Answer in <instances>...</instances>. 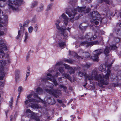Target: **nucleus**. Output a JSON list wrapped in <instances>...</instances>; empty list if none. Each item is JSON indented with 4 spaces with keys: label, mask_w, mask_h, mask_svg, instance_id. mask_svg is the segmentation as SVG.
Masks as SVG:
<instances>
[{
    "label": "nucleus",
    "mask_w": 121,
    "mask_h": 121,
    "mask_svg": "<svg viewBox=\"0 0 121 121\" xmlns=\"http://www.w3.org/2000/svg\"><path fill=\"white\" fill-rule=\"evenodd\" d=\"M57 101L60 103H61L62 102V100L59 99H57Z\"/></svg>",
    "instance_id": "obj_58"
},
{
    "label": "nucleus",
    "mask_w": 121,
    "mask_h": 121,
    "mask_svg": "<svg viewBox=\"0 0 121 121\" xmlns=\"http://www.w3.org/2000/svg\"><path fill=\"white\" fill-rule=\"evenodd\" d=\"M20 93H19V95H18V96H17V100L20 97Z\"/></svg>",
    "instance_id": "obj_61"
},
{
    "label": "nucleus",
    "mask_w": 121,
    "mask_h": 121,
    "mask_svg": "<svg viewBox=\"0 0 121 121\" xmlns=\"http://www.w3.org/2000/svg\"><path fill=\"white\" fill-rule=\"evenodd\" d=\"M110 73V70L109 69H108L106 75L104 76L99 74L98 76L96 69H95L92 71L91 75L84 74L83 73L81 72H79L78 75L81 77L84 76L86 81L90 80L98 81V85L100 86H101L104 85H106L108 84L107 80L109 78Z\"/></svg>",
    "instance_id": "obj_1"
},
{
    "label": "nucleus",
    "mask_w": 121,
    "mask_h": 121,
    "mask_svg": "<svg viewBox=\"0 0 121 121\" xmlns=\"http://www.w3.org/2000/svg\"><path fill=\"white\" fill-rule=\"evenodd\" d=\"M60 87L61 88H63L65 90H66L67 89V88L65 86L63 85H60Z\"/></svg>",
    "instance_id": "obj_46"
},
{
    "label": "nucleus",
    "mask_w": 121,
    "mask_h": 121,
    "mask_svg": "<svg viewBox=\"0 0 121 121\" xmlns=\"http://www.w3.org/2000/svg\"><path fill=\"white\" fill-rule=\"evenodd\" d=\"M72 55L78 58H81L82 59H83V57L86 58H89L91 55L90 54L87 52H82L81 55V56H78L77 54L74 52H73Z\"/></svg>",
    "instance_id": "obj_8"
},
{
    "label": "nucleus",
    "mask_w": 121,
    "mask_h": 121,
    "mask_svg": "<svg viewBox=\"0 0 121 121\" xmlns=\"http://www.w3.org/2000/svg\"><path fill=\"white\" fill-rule=\"evenodd\" d=\"M110 47L111 49L112 50H115L117 48L116 45H114L111 46Z\"/></svg>",
    "instance_id": "obj_38"
},
{
    "label": "nucleus",
    "mask_w": 121,
    "mask_h": 121,
    "mask_svg": "<svg viewBox=\"0 0 121 121\" xmlns=\"http://www.w3.org/2000/svg\"><path fill=\"white\" fill-rule=\"evenodd\" d=\"M35 32H37V30L38 29V27H37V25L36 24L35 25Z\"/></svg>",
    "instance_id": "obj_51"
},
{
    "label": "nucleus",
    "mask_w": 121,
    "mask_h": 121,
    "mask_svg": "<svg viewBox=\"0 0 121 121\" xmlns=\"http://www.w3.org/2000/svg\"><path fill=\"white\" fill-rule=\"evenodd\" d=\"M60 22V21L59 19L56 20L55 22V25L56 26L57 29L58 30H61V29L62 28L59 26V24Z\"/></svg>",
    "instance_id": "obj_15"
},
{
    "label": "nucleus",
    "mask_w": 121,
    "mask_h": 121,
    "mask_svg": "<svg viewBox=\"0 0 121 121\" xmlns=\"http://www.w3.org/2000/svg\"><path fill=\"white\" fill-rule=\"evenodd\" d=\"M8 1L9 9H12L13 10L16 11L19 10L18 8L15 4V0H8Z\"/></svg>",
    "instance_id": "obj_7"
},
{
    "label": "nucleus",
    "mask_w": 121,
    "mask_h": 121,
    "mask_svg": "<svg viewBox=\"0 0 121 121\" xmlns=\"http://www.w3.org/2000/svg\"><path fill=\"white\" fill-rule=\"evenodd\" d=\"M23 32L25 33V39H24V42L26 43L27 42L26 40L28 39V33L27 32H26V31H24V30L23 31Z\"/></svg>",
    "instance_id": "obj_20"
},
{
    "label": "nucleus",
    "mask_w": 121,
    "mask_h": 121,
    "mask_svg": "<svg viewBox=\"0 0 121 121\" xmlns=\"http://www.w3.org/2000/svg\"><path fill=\"white\" fill-rule=\"evenodd\" d=\"M114 41L116 43H117L120 42V38L118 37H115L114 39Z\"/></svg>",
    "instance_id": "obj_34"
},
{
    "label": "nucleus",
    "mask_w": 121,
    "mask_h": 121,
    "mask_svg": "<svg viewBox=\"0 0 121 121\" xmlns=\"http://www.w3.org/2000/svg\"><path fill=\"white\" fill-rule=\"evenodd\" d=\"M85 8V7H78L76 9H69L66 11V13L69 17H74L75 15L77 14L78 11L79 12H83Z\"/></svg>",
    "instance_id": "obj_4"
},
{
    "label": "nucleus",
    "mask_w": 121,
    "mask_h": 121,
    "mask_svg": "<svg viewBox=\"0 0 121 121\" xmlns=\"http://www.w3.org/2000/svg\"><path fill=\"white\" fill-rule=\"evenodd\" d=\"M64 65L65 67V69H68L69 70L71 68L69 65L66 64H64Z\"/></svg>",
    "instance_id": "obj_33"
},
{
    "label": "nucleus",
    "mask_w": 121,
    "mask_h": 121,
    "mask_svg": "<svg viewBox=\"0 0 121 121\" xmlns=\"http://www.w3.org/2000/svg\"><path fill=\"white\" fill-rule=\"evenodd\" d=\"M97 37V36L96 35H95L94 34L93 35L92 34V40H93L94 39H95Z\"/></svg>",
    "instance_id": "obj_52"
},
{
    "label": "nucleus",
    "mask_w": 121,
    "mask_h": 121,
    "mask_svg": "<svg viewBox=\"0 0 121 121\" xmlns=\"http://www.w3.org/2000/svg\"><path fill=\"white\" fill-rule=\"evenodd\" d=\"M33 28L31 26L29 27L28 28L29 32L30 33H31L32 32Z\"/></svg>",
    "instance_id": "obj_43"
},
{
    "label": "nucleus",
    "mask_w": 121,
    "mask_h": 121,
    "mask_svg": "<svg viewBox=\"0 0 121 121\" xmlns=\"http://www.w3.org/2000/svg\"><path fill=\"white\" fill-rule=\"evenodd\" d=\"M4 34V32L3 31L0 30V36H2Z\"/></svg>",
    "instance_id": "obj_49"
},
{
    "label": "nucleus",
    "mask_w": 121,
    "mask_h": 121,
    "mask_svg": "<svg viewBox=\"0 0 121 121\" xmlns=\"http://www.w3.org/2000/svg\"><path fill=\"white\" fill-rule=\"evenodd\" d=\"M8 16L6 15H0V23H3L6 22L7 21ZM3 26L2 25L0 24V27Z\"/></svg>",
    "instance_id": "obj_11"
},
{
    "label": "nucleus",
    "mask_w": 121,
    "mask_h": 121,
    "mask_svg": "<svg viewBox=\"0 0 121 121\" xmlns=\"http://www.w3.org/2000/svg\"><path fill=\"white\" fill-rule=\"evenodd\" d=\"M61 17L64 19V20H67L68 19V18L66 15L64 13L62 14L61 15Z\"/></svg>",
    "instance_id": "obj_27"
},
{
    "label": "nucleus",
    "mask_w": 121,
    "mask_h": 121,
    "mask_svg": "<svg viewBox=\"0 0 121 121\" xmlns=\"http://www.w3.org/2000/svg\"><path fill=\"white\" fill-rule=\"evenodd\" d=\"M99 43V42L98 41H95L90 42L88 44V45L92 46L94 45L98 44Z\"/></svg>",
    "instance_id": "obj_19"
},
{
    "label": "nucleus",
    "mask_w": 121,
    "mask_h": 121,
    "mask_svg": "<svg viewBox=\"0 0 121 121\" xmlns=\"http://www.w3.org/2000/svg\"><path fill=\"white\" fill-rule=\"evenodd\" d=\"M103 50L102 49L96 50L93 52V54L94 56L92 57V58L94 61H98L99 60L98 56L102 53Z\"/></svg>",
    "instance_id": "obj_9"
},
{
    "label": "nucleus",
    "mask_w": 121,
    "mask_h": 121,
    "mask_svg": "<svg viewBox=\"0 0 121 121\" xmlns=\"http://www.w3.org/2000/svg\"><path fill=\"white\" fill-rule=\"evenodd\" d=\"M99 2L100 3L103 2H105L106 4H111V2L109 0H99Z\"/></svg>",
    "instance_id": "obj_22"
},
{
    "label": "nucleus",
    "mask_w": 121,
    "mask_h": 121,
    "mask_svg": "<svg viewBox=\"0 0 121 121\" xmlns=\"http://www.w3.org/2000/svg\"><path fill=\"white\" fill-rule=\"evenodd\" d=\"M117 83H112V86L113 87H115L117 85Z\"/></svg>",
    "instance_id": "obj_50"
},
{
    "label": "nucleus",
    "mask_w": 121,
    "mask_h": 121,
    "mask_svg": "<svg viewBox=\"0 0 121 121\" xmlns=\"http://www.w3.org/2000/svg\"><path fill=\"white\" fill-rule=\"evenodd\" d=\"M70 22H73V19L70 18Z\"/></svg>",
    "instance_id": "obj_60"
},
{
    "label": "nucleus",
    "mask_w": 121,
    "mask_h": 121,
    "mask_svg": "<svg viewBox=\"0 0 121 121\" xmlns=\"http://www.w3.org/2000/svg\"><path fill=\"white\" fill-rule=\"evenodd\" d=\"M79 28L80 29L83 30L85 31L87 27L86 26H83L81 24L80 25Z\"/></svg>",
    "instance_id": "obj_26"
},
{
    "label": "nucleus",
    "mask_w": 121,
    "mask_h": 121,
    "mask_svg": "<svg viewBox=\"0 0 121 121\" xmlns=\"http://www.w3.org/2000/svg\"><path fill=\"white\" fill-rule=\"evenodd\" d=\"M68 19L67 20H64V23L66 26L68 24Z\"/></svg>",
    "instance_id": "obj_47"
},
{
    "label": "nucleus",
    "mask_w": 121,
    "mask_h": 121,
    "mask_svg": "<svg viewBox=\"0 0 121 121\" xmlns=\"http://www.w3.org/2000/svg\"><path fill=\"white\" fill-rule=\"evenodd\" d=\"M89 15L92 18L91 22L95 23L96 25H98L99 24V22L97 20H99L101 18L100 16L99 13L97 11H94L91 13Z\"/></svg>",
    "instance_id": "obj_5"
},
{
    "label": "nucleus",
    "mask_w": 121,
    "mask_h": 121,
    "mask_svg": "<svg viewBox=\"0 0 121 121\" xmlns=\"http://www.w3.org/2000/svg\"><path fill=\"white\" fill-rule=\"evenodd\" d=\"M1 10L0 9V15L1 14V15L2 14H1Z\"/></svg>",
    "instance_id": "obj_64"
},
{
    "label": "nucleus",
    "mask_w": 121,
    "mask_h": 121,
    "mask_svg": "<svg viewBox=\"0 0 121 121\" xmlns=\"http://www.w3.org/2000/svg\"><path fill=\"white\" fill-rule=\"evenodd\" d=\"M117 74L118 75L121 77V70L118 71L117 73Z\"/></svg>",
    "instance_id": "obj_53"
},
{
    "label": "nucleus",
    "mask_w": 121,
    "mask_h": 121,
    "mask_svg": "<svg viewBox=\"0 0 121 121\" xmlns=\"http://www.w3.org/2000/svg\"><path fill=\"white\" fill-rule=\"evenodd\" d=\"M58 79L59 81V82H60V83L62 82H61L62 79V78L61 77L59 78H58Z\"/></svg>",
    "instance_id": "obj_55"
},
{
    "label": "nucleus",
    "mask_w": 121,
    "mask_h": 121,
    "mask_svg": "<svg viewBox=\"0 0 121 121\" xmlns=\"http://www.w3.org/2000/svg\"><path fill=\"white\" fill-rule=\"evenodd\" d=\"M65 62H68L71 64L73 63V61L71 59H66L65 60Z\"/></svg>",
    "instance_id": "obj_36"
},
{
    "label": "nucleus",
    "mask_w": 121,
    "mask_h": 121,
    "mask_svg": "<svg viewBox=\"0 0 121 121\" xmlns=\"http://www.w3.org/2000/svg\"><path fill=\"white\" fill-rule=\"evenodd\" d=\"M64 76L65 77L68 79H69L70 78V76L69 75V74L66 73H64L63 74Z\"/></svg>",
    "instance_id": "obj_37"
},
{
    "label": "nucleus",
    "mask_w": 121,
    "mask_h": 121,
    "mask_svg": "<svg viewBox=\"0 0 121 121\" xmlns=\"http://www.w3.org/2000/svg\"><path fill=\"white\" fill-rule=\"evenodd\" d=\"M50 84L51 85L48 86V87L50 88H52L53 86V85L52 84Z\"/></svg>",
    "instance_id": "obj_54"
},
{
    "label": "nucleus",
    "mask_w": 121,
    "mask_h": 121,
    "mask_svg": "<svg viewBox=\"0 0 121 121\" xmlns=\"http://www.w3.org/2000/svg\"><path fill=\"white\" fill-rule=\"evenodd\" d=\"M92 34L91 33H89L86 34L84 36L79 37L82 39H84L88 41L92 40Z\"/></svg>",
    "instance_id": "obj_12"
},
{
    "label": "nucleus",
    "mask_w": 121,
    "mask_h": 121,
    "mask_svg": "<svg viewBox=\"0 0 121 121\" xmlns=\"http://www.w3.org/2000/svg\"><path fill=\"white\" fill-rule=\"evenodd\" d=\"M66 29L67 30H68L69 32H70V28L68 27L66 28Z\"/></svg>",
    "instance_id": "obj_59"
},
{
    "label": "nucleus",
    "mask_w": 121,
    "mask_h": 121,
    "mask_svg": "<svg viewBox=\"0 0 121 121\" xmlns=\"http://www.w3.org/2000/svg\"><path fill=\"white\" fill-rule=\"evenodd\" d=\"M106 66L105 65H101L99 67V69L100 71L103 72L105 71Z\"/></svg>",
    "instance_id": "obj_16"
},
{
    "label": "nucleus",
    "mask_w": 121,
    "mask_h": 121,
    "mask_svg": "<svg viewBox=\"0 0 121 121\" xmlns=\"http://www.w3.org/2000/svg\"><path fill=\"white\" fill-rule=\"evenodd\" d=\"M44 5L42 4L40 7L37 8V11L39 12H40L43 11L44 9Z\"/></svg>",
    "instance_id": "obj_24"
},
{
    "label": "nucleus",
    "mask_w": 121,
    "mask_h": 121,
    "mask_svg": "<svg viewBox=\"0 0 121 121\" xmlns=\"http://www.w3.org/2000/svg\"><path fill=\"white\" fill-rule=\"evenodd\" d=\"M120 16L121 18V12L120 13Z\"/></svg>",
    "instance_id": "obj_63"
},
{
    "label": "nucleus",
    "mask_w": 121,
    "mask_h": 121,
    "mask_svg": "<svg viewBox=\"0 0 121 121\" xmlns=\"http://www.w3.org/2000/svg\"><path fill=\"white\" fill-rule=\"evenodd\" d=\"M110 50V47L107 46L106 47L104 50V53L106 55L107 54L109 53Z\"/></svg>",
    "instance_id": "obj_18"
},
{
    "label": "nucleus",
    "mask_w": 121,
    "mask_h": 121,
    "mask_svg": "<svg viewBox=\"0 0 121 121\" xmlns=\"http://www.w3.org/2000/svg\"><path fill=\"white\" fill-rule=\"evenodd\" d=\"M28 100H26L25 101L26 105L28 107L29 105L32 108L38 109L40 108V107L39 104L36 102H38L41 101V102L45 103V102L42 100L39 97L38 94L34 93V95L30 94L27 96Z\"/></svg>",
    "instance_id": "obj_2"
},
{
    "label": "nucleus",
    "mask_w": 121,
    "mask_h": 121,
    "mask_svg": "<svg viewBox=\"0 0 121 121\" xmlns=\"http://www.w3.org/2000/svg\"><path fill=\"white\" fill-rule=\"evenodd\" d=\"M60 73L58 72H56L55 75L52 76L51 74L48 73L47 74V78H42L39 80L42 82H46L48 80L52 82L55 86L58 85V83L56 81L55 78V76L57 77L58 75H60Z\"/></svg>",
    "instance_id": "obj_3"
},
{
    "label": "nucleus",
    "mask_w": 121,
    "mask_h": 121,
    "mask_svg": "<svg viewBox=\"0 0 121 121\" xmlns=\"http://www.w3.org/2000/svg\"><path fill=\"white\" fill-rule=\"evenodd\" d=\"M89 43L87 41H84L81 42L80 43V44L82 45L86 44V46L87 47H88L90 46V45H88V44Z\"/></svg>",
    "instance_id": "obj_30"
},
{
    "label": "nucleus",
    "mask_w": 121,
    "mask_h": 121,
    "mask_svg": "<svg viewBox=\"0 0 121 121\" xmlns=\"http://www.w3.org/2000/svg\"><path fill=\"white\" fill-rule=\"evenodd\" d=\"M30 73V71L29 69H28L26 71V78L25 80H26L27 79L28 77L29 76Z\"/></svg>",
    "instance_id": "obj_31"
},
{
    "label": "nucleus",
    "mask_w": 121,
    "mask_h": 121,
    "mask_svg": "<svg viewBox=\"0 0 121 121\" xmlns=\"http://www.w3.org/2000/svg\"><path fill=\"white\" fill-rule=\"evenodd\" d=\"M13 98L12 97L11 100L9 102V106L11 108H12V106L13 104Z\"/></svg>",
    "instance_id": "obj_28"
},
{
    "label": "nucleus",
    "mask_w": 121,
    "mask_h": 121,
    "mask_svg": "<svg viewBox=\"0 0 121 121\" xmlns=\"http://www.w3.org/2000/svg\"><path fill=\"white\" fill-rule=\"evenodd\" d=\"M37 5V3L36 2H34L32 4L31 7L33 8L36 6Z\"/></svg>",
    "instance_id": "obj_35"
},
{
    "label": "nucleus",
    "mask_w": 121,
    "mask_h": 121,
    "mask_svg": "<svg viewBox=\"0 0 121 121\" xmlns=\"http://www.w3.org/2000/svg\"><path fill=\"white\" fill-rule=\"evenodd\" d=\"M36 92L39 94H41L43 92V90L40 87H38L36 89Z\"/></svg>",
    "instance_id": "obj_21"
},
{
    "label": "nucleus",
    "mask_w": 121,
    "mask_h": 121,
    "mask_svg": "<svg viewBox=\"0 0 121 121\" xmlns=\"http://www.w3.org/2000/svg\"><path fill=\"white\" fill-rule=\"evenodd\" d=\"M52 5V4H50L48 5L47 8V10H48L51 9Z\"/></svg>",
    "instance_id": "obj_45"
},
{
    "label": "nucleus",
    "mask_w": 121,
    "mask_h": 121,
    "mask_svg": "<svg viewBox=\"0 0 121 121\" xmlns=\"http://www.w3.org/2000/svg\"><path fill=\"white\" fill-rule=\"evenodd\" d=\"M85 67L88 68L89 67V65H88L86 64L85 65Z\"/></svg>",
    "instance_id": "obj_57"
},
{
    "label": "nucleus",
    "mask_w": 121,
    "mask_h": 121,
    "mask_svg": "<svg viewBox=\"0 0 121 121\" xmlns=\"http://www.w3.org/2000/svg\"><path fill=\"white\" fill-rule=\"evenodd\" d=\"M59 45L60 47H62L65 45V43L64 42H61L59 43Z\"/></svg>",
    "instance_id": "obj_42"
},
{
    "label": "nucleus",
    "mask_w": 121,
    "mask_h": 121,
    "mask_svg": "<svg viewBox=\"0 0 121 121\" xmlns=\"http://www.w3.org/2000/svg\"><path fill=\"white\" fill-rule=\"evenodd\" d=\"M29 23V21H26L23 25V27H27Z\"/></svg>",
    "instance_id": "obj_40"
},
{
    "label": "nucleus",
    "mask_w": 121,
    "mask_h": 121,
    "mask_svg": "<svg viewBox=\"0 0 121 121\" xmlns=\"http://www.w3.org/2000/svg\"><path fill=\"white\" fill-rule=\"evenodd\" d=\"M69 72L70 74H73L74 73V70L71 67L69 70Z\"/></svg>",
    "instance_id": "obj_32"
},
{
    "label": "nucleus",
    "mask_w": 121,
    "mask_h": 121,
    "mask_svg": "<svg viewBox=\"0 0 121 121\" xmlns=\"http://www.w3.org/2000/svg\"><path fill=\"white\" fill-rule=\"evenodd\" d=\"M62 64V62H58L56 63V65L57 66V65H61Z\"/></svg>",
    "instance_id": "obj_48"
},
{
    "label": "nucleus",
    "mask_w": 121,
    "mask_h": 121,
    "mask_svg": "<svg viewBox=\"0 0 121 121\" xmlns=\"http://www.w3.org/2000/svg\"><path fill=\"white\" fill-rule=\"evenodd\" d=\"M18 91L19 93H20L22 91V86H19L18 89Z\"/></svg>",
    "instance_id": "obj_44"
},
{
    "label": "nucleus",
    "mask_w": 121,
    "mask_h": 121,
    "mask_svg": "<svg viewBox=\"0 0 121 121\" xmlns=\"http://www.w3.org/2000/svg\"><path fill=\"white\" fill-rule=\"evenodd\" d=\"M0 43V58L2 56L3 58L4 56V54L3 53V50H5L7 49L6 45L4 43V40H1Z\"/></svg>",
    "instance_id": "obj_6"
},
{
    "label": "nucleus",
    "mask_w": 121,
    "mask_h": 121,
    "mask_svg": "<svg viewBox=\"0 0 121 121\" xmlns=\"http://www.w3.org/2000/svg\"><path fill=\"white\" fill-rule=\"evenodd\" d=\"M73 100V99H71L70 100L69 102V103L68 104H69V103H70Z\"/></svg>",
    "instance_id": "obj_62"
},
{
    "label": "nucleus",
    "mask_w": 121,
    "mask_h": 121,
    "mask_svg": "<svg viewBox=\"0 0 121 121\" xmlns=\"http://www.w3.org/2000/svg\"><path fill=\"white\" fill-rule=\"evenodd\" d=\"M17 115V113H16L14 116L11 115V118L10 119V121H15Z\"/></svg>",
    "instance_id": "obj_23"
},
{
    "label": "nucleus",
    "mask_w": 121,
    "mask_h": 121,
    "mask_svg": "<svg viewBox=\"0 0 121 121\" xmlns=\"http://www.w3.org/2000/svg\"><path fill=\"white\" fill-rule=\"evenodd\" d=\"M116 33L117 35H120L121 34V31L120 30L118 29L116 30Z\"/></svg>",
    "instance_id": "obj_39"
},
{
    "label": "nucleus",
    "mask_w": 121,
    "mask_h": 121,
    "mask_svg": "<svg viewBox=\"0 0 121 121\" xmlns=\"http://www.w3.org/2000/svg\"><path fill=\"white\" fill-rule=\"evenodd\" d=\"M45 90L48 93L52 95L53 96L56 98H57L58 97V92L57 90H50L48 89H45Z\"/></svg>",
    "instance_id": "obj_10"
},
{
    "label": "nucleus",
    "mask_w": 121,
    "mask_h": 121,
    "mask_svg": "<svg viewBox=\"0 0 121 121\" xmlns=\"http://www.w3.org/2000/svg\"><path fill=\"white\" fill-rule=\"evenodd\" d=\"M30 57V55L29 54H28L26 57V60H28V58Z\"/></svg>",
    "instance_id": "obj_56"
},
{
    "label": "nucleus",
    "mask_w": 121,
    "mask_h": 121,
    "mask_svg": "<svg viewBox=\"0 0 121 121\" xmlns=\"http://www.w3.org/2000/svg\"><path fill=\"white\" fill-rule=\"evenodd\" d=\"M58 70L61 73H62L64 71V68L62 67L59 68L58 69Z\"/></svg>",
    "instance_id": "obj_29"
},
{
    "label": "nucleus",
    "mask_w": 121,
    "mask_h": 121,
    "mask_svg": "<svg viewBox=\"0 0 121 121\" xmlns=\"http://www.w3.org/2000/svg\"><path fill=\"white\" fill-rule=\"evenodd\" d=\"M47 102L49 104L52 105L55 104L56 102L54 99H51L50 97L47 99Z\"/></svg>",
    "instance_id": "obj_14"
},
{
    "label": "nucleus",
    "mask_w": 121,
    "mask_h": 121,
    "mask_svg": "<svg viewBox=\"0 0 121 121\" xmlns=\"http://www.w3.org/2000/svg\"><path fill=\"white\" fill-rule=\"evenodd\" d=\"M21 30H20L18 31V35L17 37V39H18L19 38H20L22 37V35L21 36Z\"/></svg>",
    "instance_id": "obj_25"
},
{
    "label": "nucleus",
    "mask_w": 121,
    "mask_h": 121,
    "mask_svg": "<svg viewBox=\"0 0 121 121\" xmlns=\"http://www.w3.org/2000/svg\"><path fill=\"white\" fill-rule=\"evenodd\" d=\"M19 26L20 27V28L21 29L20 30H21L22 31V30L23 31H24H24H25V29L24 27L23 26V27L22 25V24H20Z\"/></svg>",
    "instance_id": "obj_41"
},
{
    "label": "nucleus",
    "mask_w": 121,
    "mask_h": 121,
    "mask_svg": "<svg viewBox=\"0 0 121 121\" xmlns=\"http://www.w3.org/2000/svg\"><path fill=\"white\" fill-rule=\"evenodd\" d=\"M20 71L17 70H16L15 71V77L16 78V81L19 78V74Z\"/></svg>",
    "instance_id": "obj_17"
},
{
    "label": "nucleus",
    "mask_w": 121,
    "mask_h": 121,
    "mask_svg": "<svg viewBox=\"0 0 121 121\" xmlns=\"http://www.w3.org/2000/svg\"><path fill=\"white\" fill-rule=\"evenodd\" d=\"M66 29L65 28L64 29L62 27L61 30H59L61 32V35L62 36L66 37L68 36V34L67 32L65 31Z\"/></svg>",
    "instance_id": "obj_13"
}]
</instances>
